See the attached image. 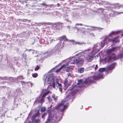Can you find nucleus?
I'll return each instance as SVG.
<instances>
[{
    "label": "nucleus",
    "mask_w": 123,
    "mask_h": 123,
    "mask_svg": "<svg viewBox=\"0 0 123 123\" xmlns=\"http://www.w3.org/2000/svg\"><path fill=\"white\" fill-rule=\"evenodd\" d=\"M84 52H82L78 54L77 55L78 57H73L70 58L63 61L62 62L56 66L55 68L57 69H72L74 68V66L73 65L76 63L78 66L82 65L84 62L83 59L85 58L83 55Z\"/></svg>",
    "instance_id": "nucleus-1"
},
{
    "label": "nucleus",
    "mask_w": 123,
    "mask_h": 123,
    "mask_svg": "<svg viewBox=\"0 0 123 123\" xmlns=\"http://www.w3.org/2000/svg\"><path fill=\"white\" fill-rule=\"evenodd\" d=\"M43 79L45 84H49L52 85L54 88L56 89L58 86H59V90L61 92L62 90V85L58 83L57 79H55L53 74H50L49 73L45 74L43 76Z\"/></svg>",
    "instance_id": "nucleus-2"
},
{
    "label": "nucleus",
    "mask_w": 123,
    "mask_h": 123,
    "mask_svg": "<svg viewBox=\"0 0 123 123\" xmlns=\"http://www.w3.org/2000/svg\"><path fill=\"white\" fill-rule=\"evenodd\" d=\"M78 82L77 85H75L74 87L72 86L71 89L70 88L68 89V93L69 92H71V90L73 89L74 88H75L76 87H82L85 86L86 85H88L90 84L91 83L93 82V80H91L89 78L86 79L85 80V81H84L83 80H78Z\"/></svg>",
    "instance_id": "nucleus-3"
},
{
    "label": "nucleus",
    "mask_w": 123,
    "mask_h": 123,
    "mask_svg": "<svg viewBox=\"0 0 123 123\" xmlns=\"http://www.w3.org/2000/svg\"><path fill=\"white\" fill-rule=\"evenodd\" d=\"M123 56V48L122 50L121 53L119 55L118 57L116 56L115 54L113 53L112 54L111 56L109 55L103 59L102 61L109 62L118 59V58H121Z\"/></svg>",
    "instance_id": "nucleus-4"
},
{
    "label": "nucleus",
    "mask_w": 123,
    "mask_h": 123,
    "mask_svg": "<svg viewBox=\"0 0 123 123\" xmlns=\"http://www.w3.org/2000/svg\"><path fill=\"white\" fill-rule=\"evenodd\" d=\"M71 98V96L70 95L67 96L62 101V103H60L57 106H55V108L56 109H59L61 111H63L65 110V109L67 108V106L64 105L63 103L69 100Z\"/></svg>",
    "instance_id": "nucleus-5"
},
{
    "label": "nucleus",
    "mask_w": 123,
    "mask_h": 123,
    "mask_svg": "<svg viewBox=\"0 0 123 123\" xmlns=\"http://www.w3.org/2000/svg\"><path fill=\"white\" fill-rule=\"evenodd\" d=\"M119 36L115 37L114 39H110L108 38H106L103 40V41L101 42L102 45L101 46V47H103L105 44H107L109 42H112L114 43H115L119 42V40L118 39Z\"/></svg>",
    "instance_id": "nucleus-6"
},
{
    "label": "nucleus",
    "mask_w": 123,
    "mask_h": 123,
    "mask_svg": "<svg viewBox=\"0 0 123 123\" xmlns=\"http://www.w3.org/2000/svg\"><path fill=\"white\" fill-rule=\"evenodd\" d=\"M110 70H98V72L96 73L93 78L94 80H98L99 78H103V76L101 75L102 72L105 71L108 72Z\"/></svg>",
    "instance_id": "nucleus-7"
},
{
    "label": "nucleus",
    "mask_w": 123,
    "mask_h": 123,
    "mask_svg": "<svg viewBox=\"0 0 123 123\" xmlns=\"http://www.w3.org/2000/svg\"><path fill=\"white\" fill-rule=\"evenodd\" d=\"M88 50H85L84 52V54L83 56H84L86 60L88 62H91L93 58V55L95 54L94 53L92 52V54H89V55H87V53L88 52Z\"/></svg>",
    "instance_id": "nucleus-8"
},
{
    "label": "nucleus",
    "mask_w": 123,
    "mask_h": 123,
    "mask_svg": "<svg viewBox=\"0 0 123 123\" xmlns=\"http://www.w3.org/2000/svg\"><path fill=\"white\" fill-rule=\"evenodd\" d=\"M51 114H50L49 116V119L48 120L46 123L49 121H51L52 122H57L59 121L56 114H54L53 117H50Z\"/></svg>",
    "instance_id": "nucleus-9"
},
{
    "label": "nucleus",
    "mask_w": 123,
    "mask_h": 123,
    "mask_svg": "<svg viewBox=\"0 0 123 123\" xmlns=\"http://www.w3.org/2000/svg\"><path fill=\"white\" fill-rule=\"evenodd\" d=\"M49 92V91H48L46 92L43 95L41 99L38 100V102L40 103H42L44 101V98L48 94Z\"/></svg>",
    "instance_id": "nucleus-10"
},
{
    "label": "nucleus",
    "mask_w": 123,
    "mask_h": 123,
    "mask_svg": "<svg viewBox=\"0 0 123 123\" xmlns=\"http://www.w3.org/2000/svg\"><path fill=\"white\" fill-rule=\"evenodd\" d=\"M32 123H40L41 121L39 119H36L34 116H33L31 118Z\"/></svg>",
    "instance_id": "nucleus-11"
},
{
    "label": "nucleus",
    "mask_w": 123,
    "mask_h": 123,
    "mask_svg": "<svg viewBox=\"0 0 123 123\" xmlns=\"http://www.w3.org/2000/svg\"><path fill=\"white\" fill-rule=\"evenodd\" d=\"M117 48L114 47L111 49H108L107 50V53L108 54H110L113 52L115 51L116 50Z\"/></svg>",
    "instance_id": "nucleus-12"
},
{
    "label": "nucleus",
    "mask_w": 123,
    "mask_h": 123,
    "mask_svg": "<svg viewBox=\"0 0 123 123\" xmlns=\"http://www.w3.org/2000/svg\"><path fill=\"white\" fill-rule=\"evenodd\" d=\"M58 52V50L56 51L55 50H52L50 51V54H49L48 53H47V56L46 57H48L54 54H55L56 53H57Z\"/></svg>",
    "instance_id": "nucleus-13"
},
{
    "label": "nucleus",
    "mask_w": 123,
    "mask_h": 123,
    "mask_svg": "<svg viewBox=\"0 0 123 123\" xmlns=\"http://www.w3.org/2000/svg\"><path fill=\"white\" fill-rule=\"evenodd\" d=\"M102 45L101 44V43H97L96 44H95L94 45V46L93 47V49H94L93 51V53H95L94 52V51H95V52H96V51L94 50L96 49V48L97 47H98L99 48H102V47H101V45Z\"/></svg>",
    "instance_id": "nucleus-14"
},
{
    "label": "nucleus",
    "mask_w": 123,
    "mask_h": 123,
    "mask_svg": "<svg viewBox=\"0 0 123 123\" xmlns=\"http://www.w3.org/2000/svg\"><path fill=\"white\" fill-rule=\"evenodd\" d=\"M115 63H113L110 65L107 66L106 68L108 69H113L115 68Z\"/></svg>",
    "instance_id": "nucleus-15"
},
{
    "label": "nucleus",
    "mask_w": 123,
    "mask_h": 123,
    "mask_svg": "<svg viewBox=\"0 0 123 123\" xmlns=\"http://www.w3.org/2000/svg\"><path fill=\"white\" fill-rule=\"evenodd\" d=\"M67 41H68V42H70L72 43L73 44H78L79 45L81 44V43L78 42H76L75 41H74L73 40H68V39H67Z\"/></svg>",
    "instance_id": "nucleus-16"
},
{
    "label": "nucleus",
    "mask_w": 123,
    "mask_h": 123,
    "mask_svg": "<svg viewBox=\"0 0 123 123\" xmlns=\"http://www.w3.org/2000/svg\"><path fill=\"white\" fill-rule=\"evenodd\" d=\"M71 81H70L69 83H68V81L67 79H66L64 82V84L66 86H69L71 85Z\"/></svg>",
    "instance_id": "nucleus-17"
},
{
    "label": "nucleus",
    "mask_w": 123,
    "mask_h": 123,
    "mask_svg": "<svg viewBox=\"0 0 123 123\" xmlns=\"http://www.w3.org/2000/svg\"><path fill=\"white\" fill-rule=\"evenodd\" d=\"M118 31H112L111 33H110L109 36H112L113 35L117 34L118 33Z\"/></svg>",
    "instance_id": "nucleus-18"
},
{
    "label": "nucleus",
    "mask_w": 123,
    "mask_h": 123,
    "mask_svg": "<svg viewBox=\"0 0 123 123\" xmlns=\"http://www.w3.org/2000/svg\"><path fill=\"white\" fill-rule=\"evenodd\" d=\"M39 111H38L33 116H34V117H36L38 116L39 114Z\"/></svg>",
    "instance_id": "nucleus-19"
},
{
    "label": "nucleus",
    "mask_w": 123,
    "mask_h": 123,
    "mask_svg": "<svg viewBox=\"0 0 123 123\" xmlns=\"http://www.w3.org/2000/svg\"><path fill=\"white\" fill-rule=\"evenodd\" d=\"M77 71L76 72H78V73H83L84 71L83 70H77Z\"/></svg>",
    "instance_id": "nucleus-20"
},
{
    "label": "nucleus",
    "mask_w": 123,
    "mask_h": 123,
    "mask_svg": "<svg viewBox=\"0 0 123 123\" xmlns=\"http://www.w3.org/2000/svg\"><path fill=\"white\" fill-rule=\"evenodd\" d=\"M45 110V108L44 107H42L41 108V112H44Z\"/></svg>",
    "instance_id": "nucleus-21"
},
{
    "label": "nucleus",
    "mask_w": 123,
    "mask_h": 123,
    "mask_svg": "<svg viewBox=\"0 0 123 123\" xmlns=\"http://www.w3.org/2000/svg\"><path fill=\"white\" fill-rule=\"evenodd\" d=\"M37 75L38 74L37 73H35L32 74V76L34 78H35L37 77Z\"/></svg>",
    "instance_id": "nucleus-22"
},
{
    "label": "nucleus",
    "mask_w": 123,
    "mask_h": 123,
    "mask_svg": "<svg viewBox=\"0 0 123 123\" xmlns=\"http://www.w3.org/2000/svg\"><path fill=\"white\" fill-rule=\"evenodd\" d=\"M52 97L55 100H56V98L55 97V95L54 94H53L52 96Z\"/></svg>",
    "instance_id": "nucleus-23"
},
{
    "label": "nucleus",
    "mask_w": 123,
    "mask_h": 123,
    "mask_svg": "<svg viewBox=\"0 0 123 123\" xmlns=\"http://www.w3.org/2000/svg\"><path fill=\"white\" fill-rule=\"evenodd\" d=\"M91 27L92 28V29H90L92 30H96L97 29V28L96 27H94L92 26H91Z\"/></svg>",
    "instance_id": "nucleus-24"
},
{
    "label": "nucleus",
    "mask_w": 123,
    "mask_h": 123,
    "mask_svg": "<svg viewBox=\"0 0 123 123\" xmlns=\"http://www.w3.org/2000/svg\"><path fill=\"white\" fill-rule=\"evenodd\" d=\"M47 115V113H44L43 114L42 116V117L43 118H44V116Z\"/></svg>",
    "instance_id": "nucleus-25"
},
{
    "label": "nucleus",
    "mask_w": 123,
    "mask_h": 123,
    "mask_svg": "<svg viewBox=\"0 0 123 123\" xmlns=\"http://www.w3.org/2000/svg\"><path fill=\"white\" fill-rule=\"evenodd\" d=\"M60 38H61L62 39H65V40L66 39V38L65 36H62L61 37H60Z\"/></svg>",
    "instance_id": "nucleus-26"
},
{
    "label": "nucleus",
    "mask_w": 123,
    "mask_h": 123,
    "mask_svg": "<svg viewBox=\"0 0 123 123\" xmlns=\"http://www.w3.org/2000/svg\"><path fill=\"white\" fill-rule=\"evenodd\" d=\"M40 68L38 66H37L36 67V68H35V69H40Z\"/></svg>",
    "instance_id": "nucleus-27"
},
{
    "label": "nucleus",
    "mask_w": 123,
    "mask_h": 123,
    "mask_svg": "<svg viewBox=\"0 0 123 123\" xmlns=\"http://www.w3.org/2000/svg\"><path fill=\"white\" fill-rule=\"evenodd\" d=\"M60 46V47H61V44L60 43H58L57 44L56 46V47H57L59 46ZM60 47H59V48H60Z\"/></svg>",
    "instance_id": "nucleus-28"
},
{
    "label": "nucleus",
    "mask_w": 123,
    "mask_h": 123,
    "mask_svg": "<svg viewBox=\"0 0 123 123\" xmlns=\"http://www.w3.org/2000/svg\"><path fill=\"white\" fill-rule=\"evenodd\" d=\"M76 25H82V24H76Z\"/></svg>",
    "instance_id": "nucleus-29"
},
{
    "label": "nucleus",
    "mask_w": 123,
    "mask_h": 123,
    "mask_svg": "<svg viewBox=\"0 0 123 123\" xmlns=\"http://www.w3.org/2000/svg\"><path fill=\"white\" fill-rule=\"evenodd\" d=\"M18 78L19 79H23V78L22 76H19L18 77Z\"/></svg>",
    "instance_id": "nucleus-30"
},
{
    "label": "nucleus",
    "mask_w": 123,
    "mask_h": 123,
    "mask_svg": "<svg viewBox=\"0 0 123 123\" xmlns=\"http://www.w3.org/2000/svg\"><path fill=\"white\" fill-rule=\"evenodd\" d=\"M98 66L97 65H96L95 66V67H94L95 69H96L98 68Z\"/></svg>",
    "instance_id": "nucleus-31"
},
{
    "label": "nucleus",
    "mask_w": 123,
    "mask_h": 123,
    "mask_svg": "<svg viewBox=\"0 0 123 123\" xmlns=\"http://www.w3.org/2000/svg\"><path fill=\"white\" fill-rule=\"evenodd\" d=\"M32 114V111H31L30 113L29 114V115L30 116L31 115V114Z\"/></svg>",
    "instance_id": "nucleus-32"
},
{
    "label": "nucleus",
    "mask_w": 123,
    "mask_h": 123,
    "mask_svg": "<svg viewBox=\"0 0 123 123\" xmlns=\"http://www.w3.org/2000/svg\"><path fill=\"white\" fill-rule=\"evenodd\" d=\"M60 70H59V69L57 70L56 71V72H58Z\"/></svg>",
    "instance_id": "nucleus-33"
},
{
    "label": "nucleus",
    "mask_w": 123,
    "mask_h": 123,
    "mask_svg": "<svg viewBox=\"0 0 123 123\" xmlns=\"http://www.w3.org/2000/svg\"><path fill=\"white\" fill-rule=\"evenodd\" d=\"M42 4L43 6H46V5L45 3H43Z\"/></svg>",
    "instance_id": "nucleus-34"
},
{
    "label": "nucleus",
    "mask_w": 123,
    "mask_h": 123,
    "mask_svg": "<svg viewBox=\"0 0 123 123\" xmlns=\"http://www.w3.org/2000/svg\"><path fill=\"white\" fill-rule=\"evenodd\" d=\"M99 69H105V68H100Z\"/></svg>",
    "instance_id": "nucleus-35"
},
{
    "label": "nucleus",
    "mask_w": 123,
    "mask_h": 123,
    "mask_svg": "<svg viewBox=\"0 0 123 123\" xmlns=\"http://www.w3.org/2000/svg\"><path fill=\"white\" fill-rule=\"evenodd\" d=\"M49 97H48V99L49 100V101H50V100H49Z\"/></svg>",
    "instance_id": "nucleus-36"
},
{
    "label": "nucleus",
    "mask_w": 123,
    "mask_h": 123,
    "mask_svg": "<svg viewBox=\"0 0 123 123\" xmlns=\"http://www.w3.org/2000/svg\"><path fill=\"white\" fill-rule=\"evenodd\" d=\"M92 68V67H90V68L91 69V68Z\"/></svg>",
    "instance_id": "nucleus-37"
},
{
    "label": "nucleus",
    "mask_w": 123,
    "mask_h": 123,
    "mask_svg": "<svg viewBox=\"0 0 123 123\" xmlns=\"http://www.w3.org/2000/svg\"><path fill=\"white\" fill-rule=\"evenodd\" d=\"M91 34V35H92V36H94V35H93V34L92 33V34Z\"/></svg>",
    "instance_id": "nucleus-38"
},
{
    "label": "nucleus",
    "mask_w": 123,
    "mask_h": 123,
    "mask_svg": "<svg viewBox=\"0 0 123 123\" xmlns=\"http://www.w3.org/2000/svg\"><path fill=\"white\" fill-rule=\"evenodd\" d=\"M99 54H97V56H98L99 55Z\"/></svg>",
    "instance_id": "nucleus-39"
},
{
    "label": "nucleus",
    "mask_w": 123,
    "mask_h": 123,
    "mask_svg": "<svg viewBox=\"0 0 123 123\" xmlns=\"http://www.w3.org/2000/svg\"><path fill=\"white\" fill-rule=\"evenodd\" d=\"M121 13H123V12H121L119 13V14Z\"/></svg>",
    "instance_id": "nucleus-40"
},
{
    "label": "nucleus",
    "mask_w": 123,
    "mask_h": 123,
    "mask_svg": "<svg viewBox=\"0 0 123 123\" xmlns=\"http://www.w3.org/2000/svg\"><path fill=\"white\" fill-rule=\"evenodd\" d=\"M68 70H67L66 71L67 72H68Z\"/></svg>",
    "instance_id": "nucleus-41"
},
{
    "label": "nucleus",
    "mask_w": 123,
    "mask_h": 123,
    "mask_svg": "<svg viewBox=\"0 0 123 123\" xmlns=\"http://www.w3.org/2000/svg\"><path fill=\"white\" fill-rule=\"evenodd\" d=\"M4 79H6V77H5V78H4Z\"/></svg>",
    "instance_id": "nucleus-42"
},
{
    "label": "nucleus",
    "mask_w": 123,
    "mask_h": 123,
    "mask_svg": "<svg viewBox=\"0 0 123 123\" xmlns=\"http://www.w3.org/2000/svg\"><path fill=\"white\" fill-rule=\"evenodd\" d=\"M83 68H81L80 69H83Z\"/></svg>",
    "instance_id": "nucleus-43"
},
{
    "label": "nucleus",
    "mask_w": 123,
    "mask_h": 123,
    "mask_svg": "<svg viewBox=\"0 0 123 123\" xmlns=\"http://www.w3.org/2000/svg\"><path fill=\"white\" fill-rule=\"evenodd\" d=\"M123 35V33L122 35V36Z\"/></svg>",
    "instance_id": "nucleus-44"
},
{
    "label": "nucleus",
    "mask_w": 123,
    "mask_h": 123,
    "mask_svg": "<svg viewBox=\"0 0 123 123\" xmlns=\"http://www.w3.org/2000/svg\"><path fill=\"white\" fill-rule=\"evenodd\" d=\"M83 107L82 106V108H83Z\"/></svg>",
    "instance_id": "nucleus-45"
},
{
    "label": "nucleus",
    "mask_w": 123,
    "mask_h": 123,
    "mask_svg": "<svg viewBox=\"0 0 123 123\" xmlns=\"http://www.w3.org/2000/svg\"><path fill=\"white\" fill-rule=\"evenodd\" d=\"M12 78H10V79H12Z\"/></svg>",
    "instance_id": "nucleus-46"
},
{
    "label": "nucleus",
    "mask_w": 123,
    "mask_h": 123,
    "mask_svg": "<svg viewBox=\"0 0 123 123\" xmlns=\"http://www.w3.org/2000/svg\"><path fill=\"white\" fill-rule=\"evenodd\" d=\"M53 40V39H52V40Z\"/></svg>",
    "instance_id": "nucleus-47"
},
{
    "label": "nucleus",
    "mask_w": 123,
    "mask_h": 123,
    "mask_svg": "<svg viewBox=\"0 0 123 123\" xmlns=\"http://www.w3.org/2000/svg\"><path fill=\"white\" fill-rule=\"evenodd\" d=\"M29 50V51H30V50Z\"/></svg>",
    "instance_id": "nucleus-48"
},
{
    "label": "nucleus",
    "mask_w": 123,
    "mask_h": 123,
    "mask_svg": "<svg viewBox=\"0 0 123 123\" xmlns=\"http://www.w3.org/2000/svg\"><path fill=\"white\" fill-rule=\"evenodd\" d=\"M35 70H36V69H35Z\"/></svg>",
    "instance_id": "nucleus-49"
}]
</instances>
